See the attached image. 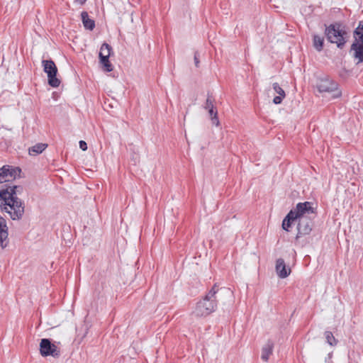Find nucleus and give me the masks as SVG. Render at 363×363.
<instances>
[{
  "label": "nucleus",
  "mask_w": 363,
  "mask_h": 363,
  "mask_svg": "<svg viewBox=\"0 0 363 363\" xmlns=\"http://www.w3.org/2000/svg\"><path fill=\"white\" fill-rule=\"evenodd\" d=\"M273 89L276 93H277L279 95L282 96V97L286 96L285 91L284 89L279 85L278 83H274L273 84Z\"/></svg>",
  "instance_id": "obj_22"
},
{
  "label": "nucleus",
  "mask_w": 363,
  "mask_h": 363,
  "mask_svg": "<svg viewBox=\"0 0 363 363\" xmlns=\"http://www.w3.org/2000/svg\"><path fill=\"white\" fill-rule=\"evenodd\" d=\"M325 337L326 339L327 342L330 345L335 346L337 345V341L336 340L333 334L330 331H325Z\"/></svg>",
  "instance_id": "obj_20"
},
{
  "label": "nucleus",
  "mask_w": 363,
  "mask_h": 363,
  "mask_svg": "<svg viewBox=\"0 0 363 363\" xmlns=\"http://www.w3.org/2000/svg\"><path fill=\"white\" fill-rule=\"evenodd\" d=\"M295 220H297V219L294 216V213L289 211L282 221V228L286 231H289V228L291 226L292 222Z\"/></svg>",
  "instance_id": "obj_16"
},
{
  "label": "nucleus",
  "mask_w": 363,
  "mask_h": 363,
  "mask_svg": "<svg viewBox=\"0 0 363 363\" xmlns=\"http://www.w3.org/2000/svg\"><path fill=\"white\" fill-rule=\"evenodd\" d=\"M21 169L19 167H13L10 165H4L0 168V183L9 181V179H16V177H20Z\"/></svg>",
  "instance_id": "obj_10"
},
{
  "label": "nucleus",
  "mask_w": 363,
  "mask_h": 363,
  "mask_svg": "<svg viewBox=\"0 0 363 363\" xmlns=\"http://www.w3.org/2000/svg\"><path fill=\"white\" fill-rule=\"evenodd\" d=\"M211 118L213 124L216 125V126L219 125L220 122H219V120H218V115L216 116H213Z\"/></svg>",
  "instance_id": "obj_26"
},
{
  "label": "nucleus",
  "mask_w": 363,
  "mask_h": 363,
  "mask_svg": "<svg viewBox=\"0 0 363 363\" xmlns=\"http://www.w3.org/2000/svg\"><path fill=\"white\" fill-rule=\"evenodd\" d=\"M354 38L353 43H363V22L359 21L358 26L354 30Z\"/></svg>",
  "instance_id": "obj_17"
},
{
  "label": "nucleus",
  "mask_w": 363,
  "mask_h": 363,
  "mask_svg": "<svg viewBox=\"0 0 363 363\" xmlns=\"http://www.w3.org/2000/svg\"><path fill=\"white\" fill-rule=\"evenodd\" d=\"M199 53L198 52H195L194 53V62H195V65L196 67H199Z\"/></svg>",
  "instance_id": "obj_27"
},
{
  "label": "nucleus",
  "mask_w": 363,
  "mask_h": 363,
  "mask_svg": "<svg viewBox=\"0 0 363 363\" xmlns=\"http://www.w3.org/2000/svg\"><path fill=\"white\" fill-rule=\"evenodd\" d=\"M48 145L45 143H38L29 148L28 152L30 155H38L43 152L45 150Z\"/></svg>",
  "instance_id": "obj_19"
},
{
  "label": "nucleus",
  "mask_w": 363,
  "mask_h": 363,
  "mask_svg": "<svg viewBox=\"0 0 363 363\" xmlns=\"http://www.w3.org/2000/svg\"><path fill=\"white\" fill-rule=\"evenodd\" d=\"M40 353L43 357L52 356L58 358L60 356V350L51 340L43 338L40 342Z\"/></svg>",
  "instance_id": "obj_7"
},
{
  "label": "nucleus",
  "mask_w": 363,
  "mask_h": 363,
  "mask_svg": "<svg viewBox=\"0 0 363 363\" xmlns=\"http://www.w3.org/2000/svg\"><path fill=\"white\" fill-rule=\"evenodd\" d=\"M316 86L319 92H334L333 98H338L342 94L338 89V84L328 77L318 79Z\"/></svg>",
  "instance_id": "obj_4"
},
{
  "label": "nucleus",
  "mask_w": 363,
  "mask_h": 363,
  "mask_svg": "<svg viewBox=\"0 0 363 363\" xmlns=\"http://www.w3.org/2000/svg\"><path fill=\"white\" fill-rule=\"evenodd\" d=\"M8 229L6 226V222L4 218L0 216V246L2 248L6 247L7 244H4V241L8 238Z\"/></svg>",
  "instance_id": "obj_12"
},
{
  "label": "nucleus",
  "mask_w": 363,
  "mask_h": 363,
  "mask_svg": "<svg viewBox=\"0 0 363 363\" xmlns=\"http://www.w3.org/2000/svg\"><path fill=\"white\" fill-rule=\"evenodd\" d=\"M43 71L48 75V84L54 88L58 87L60 84V80L57 77V68L52 60H43L42 61Z\"/></svg>",
  "instance_id": "obj_5"
},
{
  "label": "nucleus",
  "mask_w": 363,
  "mask_h": 363,
  "mask_svg": "<svg viewBox=\"0 0 363 363\" xmlns=\"http://www.w3.org/2000/svg\"><path fill=\"white\" fill-rule=\"evenodd\" d=\"M208 113H209L211 118L218 115V111H217L216 107L211 108V109H208Z\"/></svg>",
  "instance_id": "obj_23"
},
{
  "label": "nucleus",
  "mask_w": 363,
  "mask_h": 363,
  "mask_svg": "<svg viewBox=\"0 0 363 363\" xmlns=\"http://www.w3.org/2000/svg\"><path fill=\"white\" fill-rule=\"evenodd\" d=\"M351 50L354 51V57L358 60L357 64L363 62V43H353Z\"/></svg>",
  "instance_id": "obj_14"
},
{
  "label": "nucleus",
  "mask_w": 363,
  "mask_h": 363,
  "mask_svg": "<svg viewBox=\"0 0 363 363\" xmlns=\"http://www.w3.org/2000/svg\"><path fill=\"white\" fill-rule=\"evenodd\" d=\"M290 211L294 213V216L296 219H300L301 218L312 217L311 216L315 217V212L314 211V208L313 207V203L309 201L297 203L296 208L291 210Z\"/></svg>",
  "instance_id": "obj_6"
},
{
  "label": "nucleus",
  "mask_w": 363,
  "mask_h": 363,
  "mask_svg": "<svg viewBox=\"0 0 363 363\" xmlns=\"http://www.w3.org/2000/svg\"><path fill=\"white\" fill-rule=\"evenodd\" d=\"M82 21L85 28L92 30L95 28V22L94 20L89 18L86 11H82L81 13Z\"/></svg>",
  "instance_id": "obj_15"
},
{
  "label": "nucleus",
  "mask_w": 363,
  "mask_h": 363,
  "mask_svg": "<svg viewBox=\"0 0 363 363\" xmlns=\"http://www.w3.org/2000/svg\"><path fill=\"white\" fill-rule=\"evenodd\" d=\"M214 102H215V99H214L213 96H212V94L210 93H208L207 99H206L205 105L203 106L204 108L208 110V109H211V108L215 107Z\"/></svg>",
  "instance_id": "obj_21"
},
{
  "label": "nucleus",
  "mask_w": 363,
  "mask_h": 363,
  "mask_svg": "<svg viewBox=\"0 0 363 363\" xmlns=\"http://www.w3.org/2000/svg\"><path fill=\"white\" fill-rule=\"evenodd\" d=\"M111 50V46L104 43L102 44L99 52L100 63L102 65L103 69L107 72H110L113 70V65L108 60Z\"/></svg>",
  "instance_id": "obj_8"
},
{
  "label": "nucleus",
  "mask_w": 363,
  "mask_h": 363,
  "mask_svg": "<svg viewBox=\"0 0 363 363\" xmlns=\"http://www.w3.org/2000/svg\"><path fill=\"white\" fill-rule=\"evenodd\" d=\"M274 348V342L271 340H268L267 343L262 348L261 358L263 361L267 362L269 356L272 354Z\"/></svg>",
  "instance_id": "obj_13"
},
{
  "label": "nucleus",
  "mask_w": 363,
  "mask_h": 363,
  "mask_svg": "<svg viewBox=\"0 0 363 363\" xmlns=\"http://www.w3.org/2000/svg\"><path fill=\"white\" fill-rule=\"evenodd\" d=\"M313 45L318 52L322 51L324 47V38L319 35L314 34L313 35Z\"/></svg>",
  "instance_id": "obj_18"
},
{
  "label": "nucleus",
  "mask_w": 363,
  "mask_h": 363,
  "mask_svg": "<svg viewBox=\"0 0 363 363\" xmlns=\"http://www.w3.org/2000/svg\"><path fill=\"white\" fill-rule=\"evenodd\" d=\"M284 97H282V96L281 95H279V96H277L274 98L273 99V102L275 104H279L281 103Z\"/></svg>",
  "instance_id": "obj_24"
},
{
  "label": "nucleus",
  "mask_w": 363,
  "mask_h": 363,
  "mask_svg": "<svg viewBox=\"0 0 363 363\" xmlns=\"http://www.w3.org/2000/svg\"><path fill=\"white\" fill-rule=\"evenodd\" d=\"M79 147H80L82 150L85 151V150H87V144H86V143L85 141H84V140H80V141H79Z\"/></svg>",
  "instance_id": "obj_25"
},
{
  "label": "nucleus",
  "mask_w": 363,
  "mask_h": 363,
  "mask_svg": "<svg viewBox=\"0 0 363 363\" xmlns=\"http://www.w3.org/2000/svg\"><path fill=\"white\" fill-rule=\"evenodd\" d=\"M74 1L79 3L80 5H83L86 0H74Z\"/></svg>",
  "instance_id": "obj_28"
},
{
  "label": "nucleus",
  "mask_w": 363,
  "mask_h": 363,
  "mask_svg": "<svg viewBox=\"0 0 363 363\" xmlns=\"http://www.w3.org/2000/svg\"><path fill=\"white\" fill-rule=\"evenodd\" d=\"M218 286L215 284L203 298L196 303L194 314L197 317H201L208 315L215 311L218 304Z\"/></svg>",
  "instance_id": "obj_2"
},
{
  "label": "nucleus",
  "mask_w": 363,
  "mask_h": 363,
  "mask_svg": "<svg viewBox=\"0 0 363 363\" xmlns=\"http://www.w3.org/2000/svg\"><path fill=\"white\" fill-rule=\"evenodd\" d=\"M324 33L330 43L336 44L337 47L340 49L345 47L347 43V32L342 23L335 22L329 26L325 25Z\"/></svg>",
  "instance_id": "obj_3"
},
{
  "label": "nucleus",
  "mask_w": 363,
  "mask_h": 363,
  "mask_svg": "<svg viewBox=\"0 0 363 363\" xmlns=\"http://www.w3.org/2000/svg\"><path fill=\"white\" fill-rule=\"evenodd\" d=\"M275 269L278 277L281 279L287 277L291 272V269L286 268L284 260L282 258H279L277 260Z\"/></svg>",
  "instance_id": "obj_11"
},
{
  "label": "nucleus",
  "mask_w": 363,
  "mask_h": 363,
  "mask_svg": "<svg viewBox=\"0 0 363 363\" xmlns=\"http://www.w3.org/2000/svg\"><path fill=\"white\" fill-rule=\"evenodd\" d=\"M22 189L20 186H13L0 191V207L5 210L13 220H20L24 213V202L17 196V194Z\"/></svg>",
  "instance_id": "obj_1"
},
{
  "label": "nucleus",
  "mask_w": 363,
  "mask_h": 363,
  "mask_svg": "<svg viewBox=\"0 0 363 363\" xmlns=\"http://www.w3.org/2000/svg\"><path fill=\"white\" fill-rule=\"evenodd\" d=\"M297 220L298 233L296 239H298L302 236L309 235L313 226V217L301 218L300 219H297Z\"/></svg>",
  "instance_id": "obj_9"
}]
</instances>
